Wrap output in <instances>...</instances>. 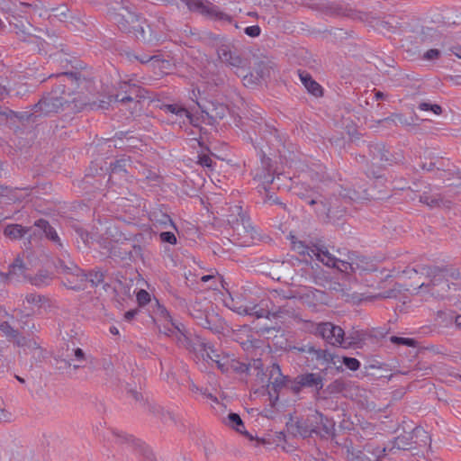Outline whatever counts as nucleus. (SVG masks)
<instances>
[{"instance_id":"13","label":"nucleus","mask_w":461,"mask_h":461,"mask_svg":"<svg viewBox=\"0 0 461 461\" xmlns=\"http://www.w3.org/2000/svg\"><path fill=\"white\" fill-rule=\"evenodd\" d=\"M316 334L321 336L328 344L344 348L345 331L331 322H321L316 327Z\"/></svg>"},{"instance_id":"19","label":"nucleus","mask_w":461,"mask_h":461,"mask_svg":"<svg viewBox=\"0 0 461 461\" xmlns=\"http://www.w3.org/2000/svg\"><path fill=\"white\" fill-rule=\"evenodd\" d=\"M334 251L335 249L333 247L330 248L323 243L312 245V258H316L317 260L329 267L336 266L337 255Z\"/></svg>"},{"instance_id":"49","label":"nucleus","mask_w":461,"mask_h":461,"mask_svg":"<svg viewBox=\"0 0 461 461\" xmlns=\"http://www.w3.org/2000/svg\"><path fill=\"white\" fill-rule=\"evenodd\" d=\"M249 309L251 311H249V315L254 316L256 319H270L271 312L261 307L259 304H249Z\"/></svg>"},{"instance_id":"25","label":"nucleus","mask_w":461,"mask_h":461,"mask_svg":"<svg viewBox=\"0 0 461 461\" xmlns=\"http://www.w3.org/2000/svg\"><path fill=\"white\" fill-rule=\"evenodd\" d=\"M34 226L45 234V237L52 241L59 250L64 249V246L56 231V230L44 219H40L35 221Z\"/></svg>"},{"instance_id":"34","label":"nucleus","mask_w":461,"mask_h":461,"mask_svg":"<svg viewBox=\"0 0 461 461\" xmlns=\"http://www.w3.org/2000/svg\"><path fill=\"white\" fill-rule=\"evenodd\" d=\"M367 334L363 330H355L349 333L347 337L345 336L344 348L351 347L360 348L361 345L366 339Z\"/></svg>"},{"instance_id":"30","label":"nucleus","mask_w":461,"mask_h":461,"mask_svg":"<svg viewBox=\"0 0 461 461\" xmlns=\"http://www.w3.org/2000/svg\"><path fill=\"white\" fill-rule=\"evenodd\" d=\"M0 331L6 337L9 342H13L15 346L22 345L23 336L19 329H14L8 321L0 322Z\"/></svg>"},{"instance_id":"36","label":"nucleus","mask_w":461,"mask_h":461,"mask_svg":"<svg viewBox=\"0 0 461 461\" xmlns=\"http://www.w3.org/2000/svg\"><path fill=\"white\" fill-rule=\"evenodd\" d=\"M263 169L261 172L257 173L256 177L262 181L263 184L270 185L274 181V177L272 176L270 167V158H267L265 155L261 159Z\"/></svg>"},{"instance_id":"8","label":"nucleus","mask_w":461,"mask_h":461,"mask_svg":"<svg viewBox=\"0 0 461 461\" xmlns=\"http://www.w3.org/2000/svg\"><path fill=\"white\" fill-rule=\"evenodd\" d=\"M173 30L166 18L157 17L149 23H143V33L137 34V40L155 44L164 41L167 39V32H173Z\"/></svg>"},{"instance_id":"46","label":"nucleus","mask_w":461,"mask_h":461,"mask_svg":"<svg viewBox=\"0 0 461 461\" xmlns=\"http://www.w3.org/2000/svg\"><path fill=\"white\" fill-rule=\"evenodd\" d=\"M272 69L271 62L261 60L256 64L255 71L257 75L261 79H265L266 77H270V72Z\"/></svg>"},{"instance_id":"21","label":"nucleus","mask_w":461,"mask_h":461,"mask_svg":"<svg viewBox=\"0 0 461 461\" xmlns=\"http://www.w3.org/2000/svg\"><path fill=\"white\" fill-rule=\"evenodd\" d=\"M339 194L348 206L352 203H358L364 200H369L371 197L366 187H360V190H357L355 185H353L352 187H341V190L339 191Z\"/></svg>"},{"instance_id":"32","label":"nucleus","mask_w":461,"mask_h":461,"mask_svg":"<svg viewBox=\"0 0 461 461\" xmlns=\"http://www.w3.org/2000/svg\"><path fill=\"white\" fill-rule=\"evenodd\" d=\"M226 425L235 429L237 432L246 436L250 440L253 439L252 435H250L247 430H245L244 423L238 413L230 412L225 420Z\"/></svg>"},{"instance_id":"23","label":"nucleus","mask_w":461,"mask_h":461,"mask_svg":"<svg viewBox=\"0 0 461 461\" xmlns=\"http://www.w3.org/2000/svg\"><path fill=\"white\" fill-rule=\"evenodd\" d=\"M15 315L13 317L16 318L17 322L19 323L20 330L27 331L29 334H33L35 331H38L35 323L32 318L33 314L32 309H15Z\"/></svg>"},{"instance_id":"59","label":"nucleus","mask_w":461,"mask_h":461,"mask_svg":"<svg viewBox=\"0 0 461 461\" xmlns=\"http://www.w3.org/2000/svg\"><path fill=\"white\" fill-rule=\"evenodd\" d=\"M341 363L344 364L346 367L351 371L358 370L361 366L359 360L349 357H343Z\"/></svg>"},{"instance_id":"62","label":"nucleus","mask_w":461,"mask_h":461,"mask_svg":"<svg viewBox=\"0 0 461 461\" xmlns=\"http://www.w3.org/2000/svg\"><path fill=\"white\" fill-rule=\"evenodd\" d=\"M159 238L162 242H167L172 245L176 244L177 241L176 235L171 231H162L159 234Z\"/></svg>"},{"instance_id":"50","label":"nucleus","mask_w":461,"mask_h":461,"mask_svg":"<svg viewBox=\"0 0 461 461\" xmlns=\"http://www.w3.org/2000/svg\"><path fill=\"white\" fill-rule=\"evenodd\" d=\"M233 212L237 213V216L233 217V219H228V221L233 224V229H238L240 225H242V227L245 228V215L242 212V207L234 206Z\"/></svg>"},{"instance_id":"5","label":"nucleus","mask_w":461,"mask_h":461,"mask_svg":"<svg viewBox=\"0 0 461 461\" xmlns=\"http://www.w3.org/2000/svg\"><path fill=\"white\" fill-rule=\"evenodd\" d=\"M315 213L322 221L335 224L347 215L348 205L339 194H332L329 197L322 195Z\"/></svg>"},{"instance_id":"20","label":"nucleus","mask_w":461,"mask_h":461,"mask_svg":"<svg viewBox=\"0 0 461 461\" xmlns=\"http://www.w3.org/2000/svg\"><path fill=\"white\" fill-rule=\"evenodd\" d=\"M161 313L166 314L167 318L169 319L171 324V330L175 331V338L179 346L187 348L194 342V339L190 338L187 334L185 325L174 320L166 308L161 310Z\"/></svg>"},{"instance_id":"26","label":"nucleus","mask_w":461,"mask_h":461,"mask_svg":"<svg viewBox=\"0 0 461 461\" xmlns=\"http://www.w3.org/2000/svg\"><path fill=\"white\" fill-rule=\"evenodd\" d=\"M295 194L306 204L310 205L314 212H316V208L319 207V203L321 200L322 194H319L316 190L312 188L302 187L298 188Z\"/></svg>"},{"instance_id":"37","label":"nucleus","mask_w":461,"mask_h":461,"mask_svg":"<svg viewBox=\"0 0 461 461\" xmlns=\"http://www.w3.org/2000/svg\"><path fill=\"white\" fill-rule=\"evenodd\" d=\"M312 357L318 361H322L327 364H332L334 366L337 365L336 358H338V357L335 356L334 354L330 353L327 349H321V348H314V351L312 353Z\"/></svg>"},{"instance_id":"4","label":"nucleus","mask_w":461,"mask_h":461,"mask_svg":"<svg viewBox=\"0 0 461 461\" xmlns=\"http://www.w3.org/2000/svg\"><path fill=\"white\" fill-rule=\"evenodd\" d=\"M446 271L447 270L444 269V266L419 265L411 268L407 267L403 273L410 278L412 276V274H420L425 276L429 280V283H421L417 289L427 290L431 296L443 299L445 294L435 291L434 287L444 282H447Z\"/></svg>"},{"instance_id":"57","label":"nucleus","mask_w":461,"mask_h":461,"mask_svg":"<svg viewBox=\"0 0 461 461\" xmlns=\"http://www.w3.org/2000/svg\"><path fill=\"white\" fill-rule=\"evenodd\" d=\"M418 108L421 111H430L433 113L439 115L442 113V108L437 104H430L428 102H421L419 104Z\"/></svg>"},{"instance_id":"10","label":"nucleus","mask_w":461,"mask_h":461,"mask_svg":"<svg viewBox=\"0 0 461 461\" xmlns=\"http://www.w3.org/2000/svg\"><path fill=\"white\" fill-rule=\"evenodd\" d=\"M216 52L219 60L227 67L240 68L244 66V59L235 43L229 39H221L217 44Z\"/></svg>"},{"instance_id":"52","label":"nucleus","mask_w":461,"mask_h":461,"mask_svg":"<svg viewBox=\"0 0 461 461\" xmlns=\"http://www.w3.org/2000/svg\"><path fill=\"white\" fill-rule=\"evenodd\" d=\"M230 369L239 374H247L250 369V364L240 362L236 359L231 358L230 362Z\"/></svg>"},{"instance_id":"54","label":"nucleus","mask_w":461,"mask_h":461,"mask_svg":"<svg viewBox=\"0 0 461 461\" xmlns=\"http://www.w3.org/2000/svg\"><path fill=\"white\" fill-rule=\"evenodd\" d=\"M293 249L300 255H308L311 258H312V246H307L302 241H294Z\"/></svg>"},{"instance_id":"9","label":"nucleus","mask_w":461,"mask_h":461,"mask_svg":"<svg viewBox=\"0 0 461 461\" xmlns=\"http://www.w3.org/2000/svg\"><path fill=\"white\" fill-rule=\"evenodd\" d=\"M147 94L148 90L132 83L131 80L122 81L118 85L117 93L110 96V99L113 98L115 102L122 104L134 103L136 105L147 97Z\"/></svg>"},{"instance_id":"44","label":"nucleus","mask_w":461,"mask_h":461,"mask_svg":"<svg viewBox=\"0 0 461 461\" xmlns=\"http://www.w3.org/2000/svg\"><path fill=\"white\" fill-rule=\"evenodd\" d=\"M163 110L166 113L175 114L176 116H178L179 118H188V119L191 118L190 113L185 108H184L176 104H165L163 106Z\"/></svg>"},{"instance_id":"42","label":"nucleus","mask_w":461,"mask_h":461,"mask_svg":"<svg viewBox=\"0 0 461 461\" xmlns=\"http://www.w3.org/2000/svg\"><path fill=\"white\" fill-rule=\"evenodd\" d=\"M351 259L354 263L357 264V270L360 271H371L373 270V264L369 258L366 256L358 255L357 252H351Z\"/></svg>"},{"instance_id":"33","label":"nucleus","mask_w":461,"mask_h":461,"mask_svg":"<svg viewBox=\"0 0 461 461\" xmlns=\"http://www.w3.org/2000/svg\"><path fill=\"white\" fill-rule=\"evenodd\" d=\"M345 256L346 258H337L336 266H332V267L343 273L357 271V264L351 259V252H348Z\"/></svg>"},{"instance_id":"28","label":"nucleus","mask_w":461,"mask_h":461,"mask_svg":"<svg viewBox=\"0 0 461 461\" xmlns=\"http://www.w3.org/2000/svg\"><path fill=\"white\" fill-rule=\"evenodd\" d=\"M27 267L23 260L18 256L14 262L9 266V270L6 273L9 282L21 281L26 277Z\"/></svg>"},{"instance_id":"18","label":"nucleus","mask_w":461,"mask_h":461,"mask_svg":"<svg viewBox=\"0 0 461 461\" xmlns=\"http://www.w3.org/2000/svg\"><path fill=\"white\" fill-rule=\"evenodd\" d=\"M322 413L315 411L308 415L306 419L300 420L296 422L297 431L303 438L317 436L318 422H321Z\"/></svg>"},{"instance_id":"48","label":"nucleus","mask_w":461,"mask_h":461,"mask_svg":"<svg viewBox=\"0 0 461 461\" xmlns=\"http://www.w3.org/2000/svg\"><path fill=\"white\" fill-rule=\"evenodd\" d=\"M273 298L279 303V300H291L297 297V294L293 290L276 289L272 293Z\"/></svg>"},{"instance_id":"14","label":"nucleus","mask_w":461,"mask_h":461,"mask_svg":"<svg viewBox=\"0 0 461 461\" xmlns=\"http://www.w3.org/2000/svg\"><path fill=\"white\" fill-rule=\"evenodd\" d=\"M0 112L3 113V118L0 119V124L7 122H14L16 120L22 124L36 123L40 121L41 116L39 113H36L34 105L29 110L23 112H14L8 107L0 104Z\"/></svg>"},{"instance_id":"47","label":"nucleus","mask_w":461,"mask_h":461,"mask_svg":"<svg viewBox=\"0 0 461 461\" xmlns=\"http://www.w3.org/2000/svg\"><path fill=\"white\" fill-rule=\"evenodd\" d=\"M38 7V5L36 4H28V3H23V2H20L19 5H15V9H14V12L15 14L22 17V18H24L25 21H29V18H28V13H29V10L32 9V10H36Z\"/></svg>"},{"instance_id":"31","label":"nucleus","mask_w":461,"mask_h":461,"mask_svg":"<svg viewBox=\"0 0 461 461\" xmlns=\"http://www.w3.org/2000/svg\"><path fill=\"white\" fill-rule=\"evenodd\" d=\"M321 420V422H318L317 436L321 438H329L335 433V422L323 414Z\"/></svg>"},{"instance_id":"2","label":"nucleus","mask_w":461,"mask_h":461,"mask_svg":"<svg viewBox=\"0 0 461 461\" xmlns=\"http://www.w3.org/2000/svg\"><path fill=\"white\" fill-rule=\"evenodd\" d=\"M109 5L113 11L112 19L122 32L132 33L136 39L137 34L143 33V23L146 21H141L133 5L127 0H111Z\"/></svg>"},{"instance_id":"1","label":"nucleus","mask_w":461,"mask_h":461,"mask_svg":"<svg viewBox=\"0 0 461 461\" xmlns=\"http://www.w3.org/2000/svg\"><path fill=\"white\" fill-rule=\"evenodd\" d=\"M55 77L58 80L56 86L34 104L36 113L41 118L51 116L59 113L75 114L82 112L87 104L86 95L80 93L67 92L72 87L77 86L80 81V74L77 72H62L57 75H50V78Z\"/></svg>"},{"instance_id":"6","label":"nucleus","mask_w":461,"mask_h":461,"mask_svg":"<svg viewBox=\"0 0 461 461\" xmlns=\"http://www.w3.org/2000/svg\"><path fill=\"white\" fill-rule=\"evenodd\" d=\"M324 386V377L320 373H303L296 375L287 384L289 389L294 394L298 395L303 389H311L314 393V397L318 399L321 391Z\"/></svg>"},{"instance_id":"64","label":"nucleus","mask_w":461,"mask_h":461,"mask_svg":"<svg viewBox=\"0 0 461 461\" xmlns=\"http://www.w3.org/2000/svg\"><path fill=\"white\" fill-rule=\"evenodd\" d=\"M137 301L140 306H144L150 301V295L146 290L140 289L137 293Z\"/></svg>"},{"instance_id":"43","label":"nucleus","mask_w":461,"mask_h":461,"mask_svg":"<svg viewBox=\"0 0 461 461\" xmlns=\"http://www.w3.org/2000/svg\"><path fill=\"white\" fill-rule=\"evenodd\" d=\"M420 202L428 205L429 208L439 207L443 203L439 194H429L423 193L420 195Z\"/></svg>"},{"instance_id":"7","label":"nucleus","mask_w":461,"mask_h":461,"mask_svg":"<svg viewBox=\"0 0 461 461\" xmlns=\"http://www.w3.org/2000/svg\"><path fill=\"white\" fill-rule=\"evenodd\" d=\"M343 449H345L348 461H380L385 455L387 447H375L372 443H367L363 450H357L353 447L352 441L346 439L343 443Z\"/></svg>"},{"instance_id":"16","label":"nucleus","mask_w":461,"mask_h":461,"mask_svg":"<svg viewBox=\"0 0 461 461\" xmlns=\"http://www.w3.org/2000/svg\"><path fill=\"white\" fill-rule=\"evenodd\" d=\"M196 104L202 113L213 122L223 119L229 112L227 105L217 101L201 100L196 101Z\"/></svg>"},{"instance_id":"11","label":"nucleus","mask_w":461,"mask_h":461,"mask_svg":"<svg viewBox=\"0 0 461 461\" xmlns=\"http://www.w3.org/2000/svg\"><path fill=\"white\" fill-rule=\"evenodd\" d=\"M115 443L123 446V450L141 456L143 461H157L148 446L123 432H114Z\"/></svg>"},{"instance_id":"63","label":"nucleus","mask_w":461,"mask_h":461,"mask_svg":"<svg viewBox=\"0 0 461 461\" xmlns=\"http://www.w3.org/2000/svg\"><path fill=\"white\" fill-rule=\"evenodd\" d=\"M389 329L386 327H380L376 329H373L371 333L369 334L370 337L375 338L376 339H381L385 338V336L388 334Z\"/></svg>"},{"instance_id":"35","label":"nucleus","mask_w":461,"mask_h":461,"mask_svg":"<svg viewBox=\"0 0 461 461\" xmlns=\"http://www.w3.org/2000/svg\"><path fill=\"white\" fill-rule=\"evenodd\" d=\"M21 344L22 345L16 346L23 348L25 353H34V357H37L38 358L42 357L43 349L36 340L27 339L25 336H23V341Z\"/></svg>"},{"instance_id":"61","label":"nucleus","mask_w":461,"mask_h":461,"mask_svg":"<svg viewBox=\"0 0 461 461\" xmlns=\"http://www.w3.org/2000/svg\"><path fill=\"white\" fill-rule=\"evenodd\" d=\"M198 164H200L202 167H207V168H210V169H212L213 168V166H214V162L212 161V159L211 158V157L207 154H199L198 155Z\"/></svg>"},{"instance_id":"40","label":"nucleus","mask_w":461,"mask_h":461,"mask_svg":"<svg viewBox=\"0 0 461 461\" xmlns=\"http://www.w3.org/2000/svg\"><path fill=\"white\" fill-rule=\"evenodd\" d=\"M27 231L29 230H25L22 225L10 224L5 228L4 234L11 240H18L23 237Z\"/></svg>"},{"instance_id":"22","label":"nucleus","mask_w":461,"mask_h":461,"mask_svg":"<svg viewBox=\"0 0 461 461\" xmlns=\"http://www.w3.org/2000/svg\"><path fill=\"white\" fill-rule=\"evenodd\" d=\"M269 373L268 383L271 384V385L267 384V386L276 394L281 388H287V384L293 380L288 376L283 375L279 365L276 363L271 365Z\"/></svg>"},{"instance_id":"41","label":"nucleus","mask_w":461,"mask_h":461,"mask_svg":"<svg viewBox=\"0 0 461 461\" xmlns=\"http://www.w3.org/2000/svg\"><path fill=\"white\" fill-rule=\"evenodd\" d=\"M271 316L274 318H281L284 316L294 318L297 316V313L295 308L290 305V303L286 302L285 304L279 305L275 312H271Z\"/></svg>"},{"instance_id":"55","label":"nucleus","mask_w":461,"mask_h":461,"mask_svg":"<svg viewBox=\"0 0 461 461\" xmlns=\"http://www.w3.org/2000/svg\"><path fill=\"white\" fill-rule=\"evenodd\" d=\"M130 164L129 158H121L116 160L113 164L111 165L112 167V172L113 174L121 173V172H127V166Z\"/></svg>"},{"instance_id":"45","label":"nucleus","mask_w":461,"mask_h":461,"mask_svg":"<svg viewBox=\"0 0 461 461\" xmlns=\"http://www.w3.org/2000/svg\"><path fill=\"white\" fill-rule=\"evenodd\" d=\"M190 315L195 320L196 323L201 326L202 322L207 318L209 312L201 309L200 303H195L191 306Z\"/></svg>"},{"instance_id":"58","label":"nucleus","mask_w":461,"mask_h":461,"mask_svg":"<svg viewBox=\"0 0 461 461\" xmlns=\"http://www.w3.org/2000/svg\"><path fill=\"white\" fill-rule=\"evenodd\" d=\"M87 104L85 106L86 108H88L90 110H107L110 106V101H104L101 100L98 103L97 102H89L88 98L86 97Z\"/></svg>"},{"instance_id":"15","label":"nucleus","mask_w":461,"mask_h":461,"mask_svg":"<svg viewBox=\"0 0 461 461\" xmlns=\"http://www.w3.org/2000/svg\"><path fill=\"white\" fill-rule=\"evenodd\" d=\"M181 1L184 2L187 5L189 10H191V11H196L201 14H207L214 20L220 21L222 23H232V17L230 14L221 11L215 5L207 7L202 3L201 0H181Z\"/></svg>"},{"instance_id":"51","label":"nucleus","mask_w":461,"mask_h":461,"mask_svg":"<svg viewBox=\"0 0 461 461\" xmlns=\"http://www.w3.org/2000/svg\"><path fill=\"white\" fill-rule=\"evenodd\" d=\"M389 339L393 344H395L398 346H406V347H410V348H415L417 346V341L411 338L391 336Z\"/></svg>"},{"instance_id":"60","label":"nucleus","mask_w":461,"mask_h":461,"mask_svg":"<svg viewBox=\"0 0 461 461\" xmlns=\"http://www.w3.org/2000/svg\"><path fill=\"white\" fill-rule=\"evenodd\" d=\"M134 58L139 60L142 64L150 63L153 68H157V61L160 60V56L154 55V56H148V55H141V56H134Z\"/></svg>"},{"instance_id":"53","label":"nucleus","mask_w":461,"mask_h":461,"mask_svg":"<svg viewBox=\"0 0 461 461\" xmlns=\"http://www.w3.org/2000/svg\"><path fill=\"white\" fill-rule=\"evenodd\" d=\"M87 276L86 283H90L91 286L95 287L104 281V274L100 271H92L86 274Z\"/></svg>"},{"instance_id":"17","label":"nucleus","mask_w":461,"mask_h":461,"mask_svg":"<svg viewBox=\"0 0 461 461\" xmlns=\"http://www.w3.org/2000/svg\"><path fill=\"white\" fill-rule=\"evenodd\" d=\"M422 435L427 438L426 431L420 427H416L411 432H407L396 437L392 442V447H387V449H389V451H392L393 448L410 450L415 447L414 445L418 444L417 441L413 440V438H418Z\"/></svg>"},{"instance_id":"39","label":"nucleus","mask_w":461,"mask_h":461,"mask_svg":"<svg viewBox=\"0 0 461 461\" xmlns=\"http://www.w3.org/2000/svg\"><path fill=\"white\" fill-rule=\"evenodd\" d=\"M220 322H221V319L219 318V316L217 314L209 312V315L207 316V318H205L203 322H202L201 327H203L204 329H208L214 333H219L221 331V330L222 329Z\"/></svg>"},{"instance_id":"29","label":"nucleus","mask_w":461,"mask_h":461,"mask_svg":"<svg viewBox=\"0 0 461 461\" xmlns=\"http://www.w3.org/2000/svg\"><path fill=\"white\" fill-rule=\"evenodd\" d=\"M298 72L301 82L307 89V91L316 97L321 96L322 87L321 86V85L317 83L315 80H313V78L308 72L302 70H299Z\"/></svg>"},{"instance_id":"56","label":"nucleus","mask_w":461,"mask_h":461,"mask_svg":"<svg viewBox=\"0 0 461 461\" xmlns=\"http://www.w3.org/2000/svg\"><path fill=\"white\" fill-rule=\"evenodd\" d=\"M212 361L217 365V367L222 372L227 373L230 370V359L229 356H221L218 359L212 357Z\"/></svg>"},{"instance_id":"38","label":"nucleus","mask_w":461,"mask_h":461,"mask_svg":"<svg viewBox=\"0 0 461 461\" xmlns=\"http://www.w3.org/2000/svg\"><path fill=\"white\" fill-rule=\"evenodd\" d=\"M5 173L4 172L3 164L0 162V178ZM0 196L6 197L9 203L20 201V197L17 195V189H13L6 185H0Z\"/></svg>"},{"instance_id":"24","label":"nucleus","mask_w":461,"mask_h":461,"mask_svg":"<svg viewBox=\"0 0 461 461\" xmlns=\"http://www.w3.org/2000/svg\"><path fill=\"white\" fill-rule=\"evenodd\" d=\"M106 237H102L98 241L100 247L106 249L110 255H114V242H118L122 238V233L118 231L116 227H108L105 231Z\"/></svg>"},{"instance_id":"3","label":"nucleus","mask_w":461,"mask_h":461,"mask_svg":"<svg viewBox=\"0 0 461 461\" xmlns=\"http://www.w3.org/2000/svg\"><path fill=\"white\" fill-rule=\"evenodd\" d=\"M59 257L54 261V267L58 274L63 275L62 284L68 289L80 291L86 287L87 276L74 261L64 249L59 250Z\"/></svg>"},{"instance_id":"27","label":"nucleus","mask_w":461,"mask_h":461,"mask_svg":"<svg viewBox=\"0 0 461 461\" xmlns=\"http://www.w3.org/2000/svg\"><path fill=\"white\" fill-rule=\"evenodd\" d=\"M186 349L194 352L196 357H201L203 360H212V354L210 351V343L205 342L200 337L194 338V342Z\"/></svg>"},{"instance_id":"12","label":"nucleus","mask_w":461,"mask_h":461,"mask_svg":"<svg viewBox=\"0 0 461 461\" xmlns=\"http://www.w3.org/2000/svg\"><path fill=\"white\" fill-rule=\"evenodd\" d=\"M362 144L366 145L372 160L376 161L382 165H392L393 163H399L403 158L401 153L390 152L385 144L382 141L363 140Z\"/></svg>"}]
</instances>
